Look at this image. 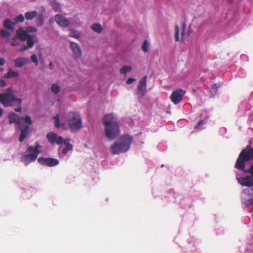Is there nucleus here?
Here are the masks:
<instances>
[{
    "mask_svg": "<svg viewBox=\"0 0 253 253\" xmlns=\"http://www.w3.org/2000/svg\"><path fill=\"white\" fill-rule=\"evenodd\" d=\"M9 124L15 123L18 125L21 129V134L19 138L20 142H23L28 134L30 126L32 124V121L30 116L26 115L20 117L14 113H10L8 115Z\"/></svg>",
    "mask_w": 253,
    "mask_h": 253,
    "instance_id": "f257e3e1",
    "label": "nucleus"
},
{
    "mask_svg": "<svg viewBox=\"0 0 253 253\" xmlns=\"http://www.w3.org/2000/svg\"><path fill=\"white\" fill-rule=\"evenodd\" d=\"M103 124L105 126V133L106 137L113 140L120 134V128L117 119L112 114L105 115L104 117Z\"/></svg>",
    "mask_w": 253,
    "mask_h": 253,
    "instance_id": "f03ea898",
    "label": "nucleus"
},
{
    "mask_svg": "<svg viewBox=\"0 0 253 253\" xmlns=\"http://www.w3.org/2000/svg\"><path fill=\"white\" fill-rule=\"evenodd\" d=\"M253 160V147L248 145L240 153L235 164L237 169H244L246 167V163ZM250 171L253 172V164L250 166Z\"/></svg>",
    "mask_w": 253,
    "mask_h": 253,
    "instance_id": "7ed1b4c3",
    "label": "nucleus"
},
{
    "mask_svg": "<svg viewBox=\"0 0 253 253\" xmlns=\"http://www.w3.org/2000/svg\"><path fill=\"white\" fill-rule=\"evenodd\" d=\"M132 137L129 135H124L120 137L110 147L113 154H119L127 151L131 146Z\"/></svg>",
    "mask_w": 253,
    "mask_h": 253,
    "instance_id": "20e7f679",
    "label": "nucleus"
},
{
    "mask_svg": "<svg viewBox=\"0 0 253 253\" xmlns=\"http://www.w3.org/2000/svg\"><path fill=\"white\" fill-rule=\"evenodd\" d=\"M0 103L5 107H12L15 103L18 105L22 104V99L15 97L13 92V89L9 87L5 92L0 93Z\"/></svg>",
    "mask_w": 253,
    "mask_h": 253,
    "instance_id": "39448f33",
    "label": "nucleus"
},
{
    "mask_svg": "<svg viewBox=\"0 0 253 253\" xmlns=\"http://www.w3.org/2000/svg\"><path fill=\"white\" fill-rule=\"evenodd\" d=\"M67 117L68 125L71 132H76L82 128V119L79 113L70 111Z\"/></svg>",
    "mask_w": 253,
    "mask_h": 253,
    "instance_id": "423d86ee",
    "label": "nucleus"
},
{
    "mask_svg": "<svg viewBox=\"0 0 253 253\" xmlns=\"http://www.w3.org/2000/svg\"><path fill=\"white\" fill-rule=\"evenodd\" d=\"M244 172L250 173V175H247L245 177H237L238 182L242 186L251 187H253V172L250 171L248 169H240Z\"/></svg>",
    "mask_w": 253,
    "mask_h": 253,
    "instance_id": "0eeeda50",
    "label": "nucleus"
},
{
    "mask_svg": "<svg viewBox=\"0 0 253 253\" xmlns=\"http://www.w3.org/2000/svg\"><path fill=\"white\" fill-rule=\"evenodd\" d=\"M185 92V91L180 88L173 91L170 96L171 101L174 104H179L182 100Z\"/></svg>",
    "mask_w": 253,
    "mask_h": 253,
    "instance_id": "6e6552de",
    "label": "nucleus"
},
{
    "mask_svg": "<svg viewBox=\"0 0 253 253\" xmlns=\"http://www.w3.org/2000/svg\"><path fill=\"white\" fill-rule=\"evenodd\" d=\"M38 161L39 164L42 166L53 167H55L59 164L58 160L53 158H43L40 157L38 159Z\"/></svg>",
    "mask_w": 253,
    "mask_h": 253,
    "instance_id": "1a4fd4ad",
    "label": "nucleus"
},
{
    "mask_svg": "<svg viewBox=\"0 0 253 253\" xmlns=\"http://www.w3.org/2000/svg\"><path fill=\"white\" fill-rule=\"evenodd\" d=\"M46 137L48 141L51 144H57L61 145L63 142V138L53 132L48 133L46 135Z\"/></svg>",
    "mask_w": 253,
    "mask_h": 253,
    "instance_id": "9d476101",
    "label": "nucleus"
},
{
    "mask_svg": "<svg viewBox=\"0 0 253 253\" xmlns=\"http://www.w3.org/2000/svg\"><path fill=\"white\" fill-rule=\"evenodd\" d=\"M38 155L37 153H35L34 151L28 152L27 150L21 159L22 161L27 165L31 162L35 161L37 159Z\"/></svg>",
    "mask_w": 253,
    "mask_h": 253,
    "instance_id": "9b49d317",
    "label": "nucleus"
},
{
    "mask_svg": "<svg viewBox=\"0 0 253 253\" xmlns=\"http://www.w3.org/2000/svg\"><path fill=\"white\" fill-rule=\"evenodd\" d=\"M147 77L142 78L138 83L137 89V93L139 97L143 96L146 91Z\"/></svg>",
    "mask_w": 253,
    "mask_h": 253,
    "instance_id": "f8f14e48",
    "label": "nucleus"
},
{
    "mask_svg": "<svg viewBox=\"0 0 253 253\" xmlns=\"http://www.w3.org/2000/svg\"><path fill=\"white\" fill-rule=\"evenodd\" d=\"M27 45L20 49V51H23L31 48L37 42V39L36 35H29L26 39Z\"/></svg>",
    "mask_w": 253,
    "mask_h": 253,
    "instance_id": "ddd939ff",
    "label": "nucleus"
},
{
    "mask_svg": "<svg viewBox=\"0 0 253 253\" xmlns=\"http://www.w3.org/2000/svg\"><path fill=\"white\" fill-rule=\"evenodd\" d=\"M54 20L57 24L62 27H67L70 25V21L62 14H57L54 16Z\"/></svg>",
    "mask_w": 253,
    "mask_h": 253,
    "instance_id": "4468645a",
    "label": "nucleus"
},
{
    "mask_svg": "<svg viewBox=\"0 0 253 253\" xmlns=\"http://www.w3.org/2000/svg\"><path fill=\"white\" fill-rule=\"evenodd\" d=\"M70 47L73 51L74 55L76 58H79L82 56V50L77 43L72 42H71Z\"/></svg>",
    "mask_w": 253,
    "mask_h": 253,
    "instance_id": "2eb2a0df",
    "label": "nucleus"
},
{
    "mask_svg": "<svg viewBox=\"0 0 253 253\" xmlns=\"http://www.w3.org/2000/svg\"><path fill=\"white\" fill-rule=\"evenodd\" d=\"M29 35V34L27 33V31L24 30L22 27L20 28L16 31V36L21 42L26 41Z\"/></svg>",
    "mask_w": 253,
    "mask_h": 253,
    "instance_id": "dca6fc26",
    "label": "nucleus"
},
{
    "mask_svg": "<svg viewBox=\"0 0 253 253\" xmlns=\"http://www.w3.org/2000/svg\"><path fill=\"white\" fill-rule=\"evenodd\" d=\"M14 66L16 68H21L29 62L28 58L25 57L18 58L14 60Z\"/></svg>",
    "mask_w": 253,
    "mask_h": 253,
    "instance_id": "f3484780",
    "label": "nucleus"
},
{
    "mask_svg": "<svg viewBox=\"0 0 253 253\" xmlns=\"http://www.w3.org/2000/svg\"><path fill=\"white\" fill-rule=\"evenodd\" d=\"M3 27L6 30L13 31L14 26L15 25L14 22L12 21L10 19H5L2 23Z\"/></svg>",
    "mask_w": 253,
    "mask_h": 253,
    "instance_id": "a211bd4d",
    "label": "nucleus"
},
{
    "mask_svg": "<svg viewBox=\"0 0 253 253\" xmlns=\"http://www.w3.org/2000/svg\"><path fill=\"white\" fill-rule=\"evenodd\" d=\"M38 12L36 11L26 12L25 13V18L27 20H32L37 16Z\"/></svg>",
    "mask_w": 253,
    "mask_h": 253,
    "instance_id": "6ab92c4d",
    "label": "nucleus"
},
{
    "mask_svg": "<svg viewBox=\"0 0 253 253\" xmlns=\"http://www.w3.org/2000/svg\"><path fill=\"white\" fill-rule=\"evenodd\" d=\"M42 148V146L40 145L39 143L38 142H36V146L35 148H34L33 146H29L27 148V152H32V151H34L35 153H37V154H39L40 153V151L39 150V148Z\"/></svg>",
    "mask_w": 253,
    "mask_h": 253,
    "instance_id": "aec40b11",
    "label": "nucleus"
},
{
    "mask_svg": "<svg viewBox=\"0 0 253 253\" xmlns=\"http://www.w3.org/2000/svg\"><path fill=\"white\" fill-rule=\"evenodd\" d=\"M19 76L18 72L13 71L12 69H9L8 72L4 75V77L7 79H10L12 78L17 77Z\"/></svg>",
    "mask_w": 253,
    "mask_h": 253,
    "instance_id": "412c9836",
    "label": "nucleus"
},
{
    "mask_svg": "<svg viewBox=\"0 0 253 253\" xmlns=\"http://www.w3.org/2000/svg\"><path fill=\"white\" fill-rule=\"evenodd\" d=\"M51 5L54 11L58 12H61V6L59 2L56 1H52L51 3Z\"/></svg>",
    "mask_w": 253,
    "mask_h": 253,
    "instance_id": "4be33fe9",
    "label": "nucleus"
},
{
    "mask_svg": "<svg viewBox=\"0 0 253 253\" xmlns=\"http://www.w3.org/2000/svg\"><path fill=\"white\" fill-rule=\"evenodd\" d=\"M91 28L95 32L100 33L103 31V28L100 24H93L91 26Z\"/></svg>",
    "mask_w": 253,
    "mask_h": 253,
    "instance_id": "5701e85b",
    "label": "nucleus"
},
{
    "mask_svg": "<svg viewBox=\"0 0 253 253\" xmlns=\"http://www.w3.org/2000/svg\"><path fill=\"white\" fill-rule=\"evenodd\" d=\"M36 23L38 27H42L44 24V18L42 14L36 16Z\"/></svg>",
    "mask_w": 253,
    "mask_h": 253,
    "instance_id": "b1692460",
    "label": "nucleus"
},
{
    "mask_svg": "<svg viewBox=\"0 0 253 253\" xmlns=\"http://www.w3.org/2000/svg\"><path fill=\"white\" fill-rule=\"evenodd\" d=\"M132 70V67L130 66H124L120 69V73L121 74L126 75L128 72Z\"/></svg>",
    "mask_w": 253,
    "mask_h": 253,
    "instance_id": "393cba45",
    "label": "nucleus"
},
{
    "mask_svg": "<svg viewBox=\"0 0 253 253\" xmlns=\"http://www.w3.org/2000/svg\"><path fill=\"white\" fill-rule=\"evenodd\" d=\"M25 20V16H23V14H20L16 16L13 20L14 23H15V25L19 23H22Z\"/></svg>",
    "mask_w": 253,
    "mask_h": 253,
    "instance_id": "a878e982",
    "label": "nucleus"
},
{
    "mask_svg": "<svg viewBox=\"0 0 253 253\" xmlns=\"http://www.w3.org/2000/svg\"><path fill=\"white\" fill-rule=\"evenodd\" d=\"M61 90V87L57 84H53L51 86V90L54 94L58 93Z\"/></svg>",
    "mask_w": 253,
    "mask_h": 253,
    "instance_id": "bb28decb",
    "label": "nucleus"
},
{
    "mask_svg": "<svg viewBox=\"0 0 253 253\" xmlns=\"http://www.w3.org/2000/svg\"><path fill=\"white\" fill-rule=\"evenodd\" d=\"M10 35V33L6 29H1L0 31V36L3 39H9Z\"/></svg>",
    "mask_w": 253,
    "mask_h": 253,
    "instance_id": "cd10ccee",
    "label": "nucleus"
},
{
    "mask_svg": "<svg viewBox=\"0 0 253 253\" xmlns=\"http://www.w3.org/2000/svg\"><path fill=\"white\" fill-rule=\"evenodd\" d=\"M72 23L73 25L75 27H79L81 26V23L80 22V18L76 16H75L73 18L71 19Z\"/></svg>",
    "mask_w": 253,
    "mask_h": 253,
    "instance_id": "c85d7f7f",
    "label": "nucleus"
},
{
    "mask_svg": "<svg viewBox=\"0 0 253 253\" xmlns=\"http://www.w3.org/2000/svg\"><path fill=\"white\" fill-rule=\"evenodd\" d=\"M20 40L16 36V37H14L11 39L9 41L10 44L12 46H17L20 44Z\"/></svg>",
    "mask_w": 253,
    "mask_h": 253,
    "instance_id": "c756f323",
    "label": "nucleus"
},
{
    "mask_svg": "<svg viewBox=\"0 0 253 253\" xmlns=\"http://www.w3.org/2000/svg\"><path fill=\"white\" fill-rule=\"evenodd\" d=\"M54 119L55 120V126L56 127H62L63 126V124H60V118L58 114H56L55 116L54 117Z\"/></svg>",
    "mask_w": 253,
    "mask_h": 253,
    "instance_id": "7c9ffc66",
    "label": "nucleus"
},
{
    "mask_svg": "<svg viewBox=\"0 0 253 253\" xmlns=\"http://www.w3.org/2000/svg\"><path fill=\"white\" fill-rule=\"evenodd\" d=\"M179 27L178 25H176L175 26V34H174V38H175V41L176 42H178L179 41Z\"/></svg>",
    "mask_w": 253,
    "mask_h": 253,
    "instance_id": "2f4dec72",
    "label": "nucleus"
},
{
    "mask_svg": "<svg viewBox=\"0 0 253 253\" xmlns=\"http://www.w3.org/2000/svg\"><path fill=\"white\" fill-rule=\"evenodd\" d=\"M70 37L79 39L81 37V34L79 32L77 31H72L70 34Z\"/></svg>",
    "mask_w": 253,
    "mask_h": 253,
    "instance_id": "473e14b6",
    "label": "nucleus"
},
{
    "mask_svg": "<svg viewBox=\"0 0 253 253\" xmlns=\"http://www.w3.org/2000/svg\"><path fill=\"white\" fill-rule=\"evenodd\" d=\"M142 49L145 52H147L148 51V43L147 40L144 41L142 46Z\"/></svg>",
    "mask_w": 253,
    "mask_h": 253,
    "instance_id": "72a5a7b5",
    "label": "nucleus"
},
{
    "mask_svg": "<svg viewBox=\"0 0 253 253\" xmlns=\"http://www.w3.org/2000/svg\"><path fill=\"white\" fill-rule=\"evenodd\" d=\"M31 59L32 62L34 63L36 66H37L39 64L37 57L36 54H33L31 56Z\"/></svg>",
    "mask_w": 253,
    "mask_h": 253,
    "instance_id": "f704fd0d",
    "label": "nucleus"
},
{
    "mask_svg": "<svg viewBox=\"0 0 253 253\" xmlns=\"http://www.w3.org/2000/svg\"><path fill=\"white\" fill-rule=\"evenodd\" d=\"M26 31H27V33L29 34V33H34L37 32V29L34 27L30 26L27 28Z\"/></svg>",
    "mask_w": 253,
    "mask_h": 253,
    "instance_id": "c9c22d12",
    "label": "nucleus"
},
{
    "mask_svg": "<svg viewBox=\"0 0 253 253\" xmlns=\"http://www.w3.org/2000/svg\"><path fill=\"white\" fill-rule=\"evenodd\" d=\"M205 122L204 120H201L197 124V125L195 126V129H199V128H201V126L203 125L204 124Z\"/></svg>",
    "mask_w": 253,
    "mask_h": 253,
    "instance_id": "e433bc0d",
    "label": "nucleus"
},
{
    "mask_svg": "<svg viewBox=\"0 0 253 253\" xmlns=\"http://www.w3.org/2000/svg\"><path fill=\"white\" fill-rule=\"evenodd\" d=\"M253 203V199H249L248 200H246L244 202V204L247 207H249L250 205H251Z\"/></svg>",
    "mask_w": 253,
    "mask_h": 253,
    "instance_id": "4c0bfd02",
    "label": "nucleus"
},
{
    "mask_svg": "<svg viewBox=\"0 0 253 253\" xmlns=\"http://www.w3.org/2000/svg\"><path fill=\"white\" fill-rule=\"evenodd\" d=\"M135 81V79L132 78H129L127 79L126 83L128 84H132L134 81Z\"/></svg>",
    "mask_w": 253,
    "mask_h": 253,
    "instance_id": "58836bf2",
    "label": "nucleus"
},
{
    "mask_svg": "<svg viewBox=\"0 0 253 253\" xmlns=\"http://www.w3.org/2000/svg\"><path fill=\"white\" fill-rule=\"evenodd\" d=\"M6 84L5 81L1 79H0V87H3L6 85Z\"/></svg>",
    "mask_w": 253,
    "mask_h": 253,
    "instance_id": "ea45409f",
    "label": "nucleus"
},
{
    "mask_svg": "<svg viewBox=\"0 0 253 253\" xmlns=\"http://www.w3.org/2000/svg\"><path fill=\"white\" fill-rule=\"evenodd\" d=\"M5 63V60L3 57L0 58V66H3Z\"/></svg>",
    "mask_w": 253,
    "mask_h": 253,
    "instance_id": "a19ab883",
    "label": "nucleus"
},
{
    "mask_svg": "<svg viewBox=\"0 0 253 253\" xmlns=\"http://www.w3.org/2000/svg\"><path fill=\"white\" fill-rule=\"evenodd\" d=\"M65 145H69L70 144V139H65V140L63 139V142Z\"/></svg>",
    "mask_w": 253,
    "mask_h": 253,
    "instance_id": "79ce46f5",
    "label": "nucleus"
},
{
    "mask_svg": "<svg viewBox=\"0 0 253 253\" xmlns=\"http://www.w3.org/2000/svg\"><path fill=\"white\" fill-rule=\"evenodd\" d=\"M66 147L65 148H66V149L67 150H71L72 149H73V146L72 144H69V145H66Z\"/></svg>",
    "mask_w": 253,
    "mask_h": 253,
    "instance_id": "37998d69",
    "label": "nucleus"
},
{
    "mask_svg": "<svg viewBox=\"0 0 253 253\" xmlns=\"http://www.w3.org/2000/svg\"><path fill=\"white\" fill-rule=\"evenodd\" d=\"M19 105V107L18 108H17V109H15V111L17 112H21V110H22L21 104V105Z\"/></svg>",
    "mask_w": 253,
    "mask_h": 253,
    "instance_id": "c03bdc74",
    "label": "nucleus"
},
{
    "mask_svg": "<svg viewBox=\"0 0 253 253\" xmlns=\"http://www.w3.org/2000/svg\"><path fill=\"white\" fill-rule=\"evenodd\" d=\"M68 150L66 149V148H64L62 150V152L63 154H66L68 152Z\"/></svg>",
    "mask_w": 253,
    "mask_h": 253,
    "instance_id": "a18cd8bd",
    "label": "nucleus"
},
{
    "mask_svg": "<svg viewBox=\"0 0 253 253\" xmlns=\"http://www.w3.org/2000/svg\"><path fill=\"white\" fill-rule=\"evenodd\" d=\"M49 67L50 69H52L53 67V65L52 62H50L49 64Z\"/></svg>",
    "mask_w": 253,
    "mask_h": 253,
    "instance_id": "49530a36",
    "label": "nucleus"
},
{
    "mask_svg": "<svg viewBox=\"0 0 253 253\" xmlns=\"http://www.w3.org/2000/svg\"><path fill=\"white\" fill-rule=\"evenodd\" d=\"M217 88V86L215 84H213L212 86V89H216Z\"/></svg>",
    "mask_w": 253,
    "mask_h": 253,
    "instance_id": "de8ad7c7",
    "label": "nucleus"
},
{
    "mask_svg": "<svg viewBox=\"0 0 253 253\" xmlns=\"http://www.w3.org/2000/svg\"><path fill=\"white\" fill-rule=\"evenodd\" d=\"M3 111L2 108H0V116H1L3 114Z\"/></svg>",
    "mask_w": 253,
    "mask_h": 253,
    "instance_id": "09e8293b",
    "label": "nucleus"
},
{
    "mask_svg": "<svg viewBox=\"0 0 253 253\" xmlns=\"http://www.w3.org/2000/svg\"><path fill=\"white\" fill-rule=\"evenodd\" d=\"M234 0H228V2L231 3L233 2Z\"/></svg>",
    "mask_w": 253,
    "mask_h": 253,
    "instance_id": "8fccbe9b",
    "label": "nucleus"
},
{
    "mask_svg": "<svg viewBox=\"0 0 253 253\" xmlns=\"http://www.w3.org/2000/svg\"><path fill=\"white\" fill-rule=\"evenodd\" d=\"M3 70H3V68H0V71L2 72V71H3Z\"/></svg>",
    "mask_w": 253,
    "mask_h": 253,
    "instance_id": "3c124183",
    "label": "nucleus"
},
{
    "mask_svg": "<svg viewBox=\"0 0 253 253\" xmlns=\"http://www.w3.org/2000/svg\"><path fill=\"white\" fill-rule=\"evenodd\" d=\"M183 33H184V31H183V33H181V35H183Z\"/></svg>",
    "mask_w": 253,
    "mask_h": 253,
    "instance_id": "603ef678",
    "label": "nucleus"
}]
</instances>
